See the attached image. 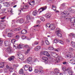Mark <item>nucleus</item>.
I'll return each instance as SVG.
<instances>
[{
	"label": "nucleus",
	"instance_id": "nucleus-1",
	"mask_svg": "<svg viewBox=\"0 0 75 75\" xmlns=\"http://www.w3.org/2000/svg\"><path fill=\"white\" fill-rule=\"evenodd\" d=\"M22 47L23 48H28L27 50V51L25 52V54H28V53L30 52V50H31V48L30 47H29V46L28 45H22Z\"/></svg>",
	"mask_w": 75,
	"mask_h": 75
},
{
	"label": "nucleus",
	"instance_id": "nucleus-2",
	"mask_svg": "<svg viewBox=\"0 0 75 75\" xmlns=\"http://www.w3.org/2000/svg\"><path fill=\"white\" fill-rule=\"evenodd\" d=\"M46 27H48V28H50L51 30H54L55 28V25L52 24H50V23H47L46 25Z\"/></svg>",
	"mask_w": 75,
	"mask_h": 75
},
{
	"label": "nucleus",
	"instance_id": "nucleus-3",
	"mask_svg": "<svg viewBox=\"0 0 75 75\" xmlns=\"http://www.w3.org/2000/svg\"><path fill=\"white\" fill-rule=\"evenodd\" d=\"M69 13L67 11H64L62 13V16L63 17H65L68 16Z\"/></svg>",
	"mask_w": 75,
	"mask_h": 75
},
{
	"label": "nucleus",
	"instance_id": "nucleus-4",
	"mask_svg": "<svg viewBox=\"0 0 75 75\" xmlns=\"http://www.w3.org/2000/svg\"><path fill=\"white\" fill-rule=\"evenodd\" d=\"M26 61L27 62L30 64L34 63V61L32 60V58L30 57L28 58Z\"/></svg>",
	"mask_w": 75,
	"mask_h": 75
},
{
	"label": "nucleus",
	"instance_id": "nucleus-5",
	"mask_svg": "<svg viewBox=\"0 0 75 75\" xmlns=\"http://www.w3.org/2000/svg\"><path fill=\"white\" fill-rule=\"evenodd\" d=\"M18 58L19 59H20L21 61H23L24 58V55L21 54H19L18 56Z\"/></svg>",
	"mask_w": 75,
	"mask_h": 75
},
{
	"label": "nucleus",
	"instance_id": "nucleus-6",
	"mask_svg": "<svg viewBox=\"0 0 75 75\" xmlns=\"http://www.w3.org/2000/svg\"><path fill=\"white\" fill-rule=\"evenodd\" d=\"M66 57H67L68 58H71L73 57V54L71 53H69L66 56Z\"/></svg>",
	"mask_w": 75,
	"mask_h": 75
},
{
	"label": "nucleus",
	"instance_id": "nucleus-7",
	"mask_svg": "<svg viewBox=\"0 0 75 75\" xmlns=\"http://www.w3.org/2000/svg\"><path fill=\"white\" fill-rule=\"evenodd\" d=\"M67 72L70 75H72L73 74V71H72L71 69L69 68L67 69Z\"/></svg>",
	"mask_w": 75,
	"mask_h": 75
},
{
	"label": "nucleus",
	"instance_id": "nucleus-8",
	"mask_svg": "<svg viewBox=\"0 0 75 75\" xmlns=\"http://www.w3.org/2000/svg\"><path fill=\"white\" fill-rule=\"evenodd\" d=\"M6 67L7 68H8V69H9V71L10 72H13V69H14V68H13V67H9L8 65H6Z\"/></svg>",
	"mask_w": 75,
	"mask_h": 75
},
{
	"label": "nucleus",
	"instance_id": "nucleus-9",
	"mask_svg": "<svg viewBox=\"0 0 75 75\" xmlns=\"http://www.w3.org/2000/svg\"><path fill=\"white\" fill-rule=\"evenodd\" d=\"M25 71H27L29 69L30 65L26 64L24 66Z\"/></svg>",
	"mask_w": 75,
	"mask_h": 75
},
{
	"label": "nucleus",
	"instance_id": "nucleus-10",
	"mask_svg": "<svg viewBox=\"0 0 75 75\" xmlns=\"http://www.w3.org/2000/svg\"><path fill=\"white\" fill-rule=\"evenodd\" d=\"M43 54L44 55H46L47 57H50V54L48 53V52L46 51L43 52Z\"/></svg>",
	"mask_w": 75,
	"mask_h": 75
},
{
	"label": "nucleus",
	"instance_id": "nucleus-11",
	"mask_svg": "<svg viewBox=\"0 0 75 75\" xmlns=\"http://www.w3.org/2000/svg\"><path fill=\"white\" fill-rule=\"evenodd\" d=\"M47 9V7L46 6H45L43 8H40L39 10V11H40V13H41L42 11H43L44 10H46Z\"/></svg>",
	"mask_w": 75,
	"mask_h": 75
},
{
	"label": "nucleus",
	"instance_id": "nucleus-12",
	"mask_svg": "<svg viewBox=\"0 0 75 75\" xmlns=\"http://www.w3.org/2000/svg\"><path fill=\"white\" fill-rule=\"evenodd\" d=\"M52 8L53 10L55 11V12L56 13H58L59 12V11L56 10V6H55V5H52Z\"/></svg>",
	"mask_w": 75,
	"mask_h": 75
},
{
	"label": "nucleus",
	"instance_id": "nucleus-13",
	"mask_svg": "<svg viewBox=\"0 0 75 75\" xmlns=\"http://www.w3.org/2000/svg\"><path fill=\"white\" fill-rule=\"evenodd\" d=\"M42 59H43V61H44L45 62H47V61H48V58L46 57H42Z\"/></svg>",
	"mask_w": 75,
	"mask_h": 75
},
{
	"label": "nucleus",
	"instance_id": "nucleus-14",
	"mask_svg": "<svg viewBox=\"0 0 75 75\" xmlns=\"http://www.w3.org/2000/svg\"><path fill=\"white\" fill-rule=\"evenodd\" d=\"M51 15L50 13H47L45 15V17L47 18H50L51 17Z\"/></svg>",
	"mask_w": 75,
	"mask_h": 75
},
{
	"label": "nucleus",
	"instance_id": "nucleus-15",
	"mask_svg": "<svg viewBox=\"0 0 75 75\" xmlns=\"http://www.w3.org/2000/svg\"><path fill=\"white\" fill-rule=\"evenodd\" d=\"M5 24L4 23H1L0 25V27L1 28H2V29H3V28H4V27H5Z\"/></svg>",
	"mask_w": 75,
	"mask_h": 75
},
{
	"label": "nucleus",
	"instance_id": "nucleus-16",
	"mask_svg": "<svg viewBox=\"0 0 75 75\" xmlns=\"http://www.w3.org/2000/svg\"><path fill=\"white\" fill-rule=\"evenodd\" d=\"M14 56L11 57H9L8 58V60L10 61H12L13 60H14Z\"/></svg>",
	"mask_w": 75,
	"mask_h": 75
},
{
	"label": "nucleus",
	"instance_id": "nucleus-17",
	"mask_svg": "<svg viewBox=\"0 0 75 75\" xmlns=\"http://www.w3.org/2000/svg\"><path fill=\"white\" fill-rule=\"evenodd\" d=\"M18 45L17 43H14L13 45V47L15 48H17Z\"/></svg>",
	"mask_w": 75,
	"mask_h": 75
},
{
	"label": "nucleus",
	"instance_id": "nucleus-18",
	"mask_svg": "<svg viewBox=\"0 0 75 75\" xmlns=\"http://www.w3.org/2000/svg\"><path fill=\"white\" fill-rule=\"evenodd\" d=\"M29 4L30 5H31V6H34V5L35 4V1H33L32 2H29Z\"/></svg>",
	"mask_w": 75,
	"mask_h": 75
},
{
	"label": "nucleus",
	"instance_id": "nucleus-19",
	"mask_svg": "<svg viewBox=\"0 0 75 75\" xmlns=\"http://www.w3.org/2000/svg\"><path fill=\"white\" fill-rule=\"evenodd\" d=\"M33 16H36V15L38 14V11H33Z\"/></svg>",
	"mask_w": 75,
	"mask_h": 75
},
{
	"label": "nucleus",
	"instance_id": "nucleus-20",
	"mask_svg": "<svg viewBox=\"0 0 75 75\" xmlns=\"http://www.w3.org/2000/svg\"><path fill=\"white\" fill-rule=\"evenodd\" d=\"M70 21L71 23H75V18H72L70 19Z\"/></svg>",
	"mask_w": 75,
	"mask_h": 75
},
{
	"label": "nucleus",
	"instance_id": "nucleus-21",
	"mask_svg": "<svg viewBox=\"0 0 75 75\" xmlns=\"http://www.w3.org/2000/svg\"><path fill=\"white\" fill-rule=\"evenodd\" d=\"M41 47L40 46H38L35 47V51H38L40 49Z\"/></svg>",
	"mask_w": 75,
	"mask_h": 75
},
{
	"label": "nucleus",
	"instance_id": "nucleus-22",
	"mask_svg": "<svg viewBox=\"0 0 75 75\" xmlns=\"http://www.w3.org/2000/svg\"><path fill=\"white\" fill-rule=\"evenodd\" d=\"M4 45L6 47H7L9 45V42L7 41H5L4 42Z\"/></svg>",
	"mask_w": 75,
	"mask_h": 75
},
{
	"label": "nucleus",
	"instance_id": "nucleus-23",
	"mask_svg": "<svg viewBox=\"0 0 75 75\" xmlns=\"http://www.w3.org/2000/svg\"><path fill=\"white\" fill-rule=\"evenodd\" d=\"M39 43V41H35L32 44V45L34 46L35 45H38Z\"/></svg>",
	"mask_w": 75,
	"mask_h": 75
},
{
	"label": "nucleus",
	"instance_id": "nucleus-24",
	"mask_svg": "<svg viewBox=\"0 0 75 75\" xmlns=\"http://www.w3.org/2000/svg\"><path fill=\"white\" fill-rule=\"evenodd\" d=\"M21 33L22 34H26L27 33V31L26 30H22L21 31Z\"/></svg>",
	"mask_w": 75,
	"mask_h": 75
},
{
	"label": "nucleus",
	"instance_id": "nucleus-25",
	"mask_svg": "<svg viewBox=\"0 0 75 75\" xmlns=\"http://www.w3.org/2000/svg\"><path fill=\"white\" fill-rule=\"evenodd\" d=\"M61 31V29L59 28H57L56 30V33H59Z\"/></svg>",
	"mask_w": 75,
	"mask_h": 75
},
{
	"label": "nucleus",
	"instance_id": "nucleus-26",
	"mask_svg": "<svg viewBox=\"0 0 75 75\" xmlns=\"http://www.w3.org/2000/svg\"><path fill=\"white\" fill-rule=\"evenodd\" d=\"M4 64L3 62H1L0 63V67L1 68H3L4 67Z\"/></svg>",
	"mask_w": 75,
	"mask_h": 75
},
{
	"label": "nucleus",
	"instance_id": "nucleus-27",
	"mask_svg": "<svg viewBox=\"0 0 75 75\" xmlns=\"http://www.w3.org/2000/svg\"><path fill=\"white\" fill-rule=\"evenodd\" d=\"M7 51L8 53H10L11 51V48H8L7 49Z\"/></svg>",
	"mask_w": 75,
	"mask_h": 75
},
{
	"label": "nucleus",
	"instance_id": "nucleus-28",
	"mask_svg": "<svg viewBox=\"0 0 75 75\" xmlns=\"http://www.w3.org/2000/svg\"><path fill=\"white\" fill-rule=\"evenodd\" d=\"M13 33H8V36L9 37H11L13 36Z\"/></svg>",
	"mask_w": 75,
	"mask_h": 75
},
{
	"label": "nucleus",
	"instance_id": "nucleus-29",
	"mask_svg": "<svg viewBox=\"0 0 75 75\" xmlns=\"http://www.w3.org/2000/svg\"><path fill=\"white\" fill-rule=\"evenodd\" d=\"M73 47H75V42L73 41H71V43Z\"/></svg>",
	"mask_w": 75,
	"mask_h": 75
},
{
	"label": "nucleus",
	"instance_id": "nucleus-30",
	"mask_svg": "<svg viewBox=\"0 0 75 75\" xmlns=\"http://www.w3.org/2000/svg\"><path fill=\"white\" fill-rule=\"evenodd\" d=\"M28 5H24L23 7V8L24 9H27L28 8Z\"/></svg>",
	"mask_w": 75,
	"mask_h": 75
},
{
	"label": "nucleus",
	"instance_id": "nucleus-31",
	"mask_svg": "<svg viewBox=\"0 0 75 75\" xmlns=\"http://www.w3.org/2000/svg\"><path fill=\"white\" fill-rule=\"evenodd\" d=\"M22 47H23L22 45H18V46L17 48H18L19 49H21V48H22Z\"/></svg>",
	"mask_w": 75,
	"mask_h": 75
},
{
	"label": "nucleus",
	"instance_id": "nucleus-32",
	"mask_svg": "<svg viewBox=\"0 0 75 75\" xmlns=\"http://www.w3.org/2000/svg\"><path fill=\"white\" fill-rule=\"evenodd\" d=\"M48 49L50 50H54V47L52 46H50L48 48Z\"/></svg>",
	"mask_w": 75,
	"mask_h": 75
},
{
	"label": "nucleus",
	"instance_id": "nucleus-33",
	"mask_svg": "<svg viewBox=\"0 0 75 75\" xmlns=\"http://www.w3.org/2000/svg\"><path fill=\"white\" fill-rule=\"evenodd\" d=\"M16 41V40L14 39H13L11 40V42H12V43H13V44H14Z\"/></svg>",
	"mask_w": 75,
	"mask_h": 75
},
{
	"label": "nucleus",
	"instance_id": "nucleus-34",
	"mask_svg": "<svg viewBox=\"0 0 75 75\" xmlns=\"http://www.w3.org/2000/svg\"><path fill=\"white\" fill-rule=\"evenodd\" d=\"M19 73L20 74H23L24 72L23 71V70L22 69H21L19 71Z\"/></svg>",
	"mask_w": 75,
	"mask_h": 75
},
{
	"label": "nucleus",
	"instance_id": "nucleus-35",
	"mask_svg": "<svg viewBox=\"0 0 75 75\" xmlns=\"http://www.w3.org/2000/svg\"><path fill=\"white\" fill-rule=\"evenodd\" d=\"M45 43L47 45H50V42L49 41H48V40H47L45 41Z\"/></svg>",
	"mask_w": 75,
	"mask_h": 75
},
{
	"label": "nucleus",
	"instance_id": "nucleus-36",
	"mask_svg": "<svg viewBox=\"0 0 75 75\" xmlns=\"http://www.w3.org/2000/svg\"><path fill=\"white\" fill-rule=\"evenodd\" d=\"M19 22L20 23H24V19H21L19 21Z\"/></svg>",
	"mask_w": 75,
	"mask_h": 75
},
{
	"label": "nucleus",
	"instance_id": "nucleus-37",
	"mask_svg": "<svg viewBox=\"0 0 75 75\" xmlns=\"http://www.w3.org/2000/svg\"><path fill=\"white\" fill-rule=\"evenodd\" d=\"M57 35L58 36V37L62 36V34H61V33H57Z\"/></svg>",
	"mask_w": 75,
	"mask_h": 75
},
{
	"label": "nucleus",
	"instance_id": "nucleus-38",
	"mask_svg": "<svg viewBox=\"0 0 75 75\" xmlns=\"http://www.w3.org/2000/svg\"><path fill=\"white\" fill-rule=\"evenodd\" d=\"M21 38L23 40H24L26 38V37L25 35H22L21 36Z\"/></svg>",
	"mask_w": 75,
	"mask_h": 75
},
{
	"label": "nucleus",
	"instance_id": "nucleus-39",
	"mask_svg": "<svg viewBox=\"0 0 75 75\" xmlns=\"http://www.w3.org/2000/svg\"><path fill=\"white\" fill-rule=\"evenodd\" d=\"M54 42L55 43H57V42H59V40H58V39H55L54 40Z\"/></svg>",
	"mask_w": 75,
	"mask_h": 75
},
{
	"label": "nucleus",
	"instance_id": "nucleus-40",
	"mask_svg": "<svg viewBox=\"0 0 75 75\" xmlns=\"http://www.w3.org/2000/svg\"><path fill=\"white\" fill-rule=\"evenodd\" d=\"M50 75H56V74L54 73V71H52L50 72Z\"/></svg>",
	"mask_w": 75,
	"mask_h": 75
},
{
	"label": "nucleus",
	"instance_id": "nucleus-41",
	"mask_svg": "<svg viewBox=\"0 0 75 75\" xmlns=\"http://www.w3.org/2000/svg\"><path fill=\"white\" fill-rule=\"evenodd\" d=\"M26 18L28 20H30V16L29 15L27 16Z\"/></svg>",
	"mask_w": 75,
	"mask_h": 75
},
{
	"label": "nucleus",
	"instance_id": "nucleus-42",
	"mask_svg": "<svg viewBox=\"0 0 75 75\" xmlns=\"http://www.w3.org/2000/svg\"><path fill=\"white\" fill-rule=\"evenodd\" d=\"M40 20L41 21H45V19L43 17H41V18H40Z\"/></svg>",
	"mask_w": 75,
	"mask_h": 75
},
{
	"label": "nucleus",
	"instance_id": "nucleus-43",
	"mask_svg": "<svg viewBox=\"0 0 75 75\" xmlns=\"http://www.w3.org/2000/svg\"><path fill=\"white\" fill-rule=\"evenodd\" d=\"M69 50L70 51H74V49H73V48H70L69 49Z\"/></svg>",
	"mask_w": 75,
	"mask_h": 75
},
{
	"label": "nucleus",
	"instance_id": "nucleus-44",
	"mask_svg": "<svg viewBox=\"0 0 75 75\" xmlns=\"http://www.w3.org/2000/svg\"><path fill=\"white\" fill-rule=\"evenodd\" d=\"M20 38V36L18 35H16L15 37L16 39H18Z\"/></svg>",
	"mask_w": 75,
	"mask_h": 75
},
{
	"label": "nucleus",
	"instance_id": "nucleus-45",
	"mask_svg": "<svg viewBox=\"0 0 75 75\" xmlns=\"http://www.w3.org/2000/svg\"><path fill=\"white\" fill-rule=\"evenodd\" d=\"M41 45L42 46L43 45H44V41H42L41 42Z\"/></svg>",
	"mask_w": 75,
	"mask_h": 75
},
{
	"label": "nucleus",
	"instance_id": "nucleus-46",
	"mask_svg": "<svg viewBox=\"0 0 75 75\" xmlns=\"http://www.w3.org/2000/svg\"><path fill=\"white\" fill-rule=\"evenodd\" d=\"M63 70L64 71H67V68L65 67H63Z\"/></svg>",
	"mask_w": 75,
	"mask_h": 75
},
{
	"label": "nucleus",
	"instance_id": "nucleus-47",
	"mask_svg": "<svg viewBox=\"0 0 75 75\" xmlns=\"http://www.w3.org/2000/svg\"><path fill=\"white\" fill-rule=\"evenodd\" d=\"M3 41L2 40L0 41V45L1 46L3 45Z\"/></svg>",
	"mask_w": 75,
	"mask_h": 75
},
{
	"label": "nucleus",
	"instance_id": "nucleus-48",
	"mask_svg": "<svg viewBox=\"0 0 75 75\" xmlns=\"http://www.w3.org/2000/svg\"><path fill=\"white\" fill-rule=\"evenodd\" d=\"M55 72L56 73H57V72H58L59 71V70L58 69H55L54 70Z\"/></svg>",
	"mask_w": 75,
	"mask_h": 75
},
{
	"label": "nucleus",
	"instance_id": "nucleus-49",
	"mask_svg": "<svg viewBox=\"0 0 75 75\" xmlns=\"http://www.w3.org/2000/svg\"><path fill=\"white\" fill-rule=\"evenodd\" d=\"M29 71H32V68L29 66Z\"/></svg>",
	"mask_w": 75,
	"mask_h": 75
},
{
	"label": "nucleus",
	"instance_id": "nucleus-50",
	"mask_svg": "<svg viewBox=\"0 0 75 75\" xmlns=\"http://www.w3.org/2000/svg\"><path fill=\"white\" fill-rule=\"evenodd\" d=\"M59 42L60 43V44H64V42H63V41H61V40H59Z\"/></svg>",
	"mask_w": 75,
	"mask_h": 75
},
{
	"label": "nucleus",
	"instance_id": "nucleus-51",
	"mask_svg": "<svg viewBox=\"0 0 75 75\" xmlns=\"http://www.w3.org/2000/svg\"><path fill=\"white\" fill-rule=\"evenodd\" d=\"M33 61H34V62H35V61H37L38 59H37L35 58L33 59Z\"/></svg>",
	"mask_w": 75,
	"mask_h": 75
},
{
	"label": "nucleus",
	"instance_id": "nucleus-52",
	"mask_svg": "<svg viewBox=\"0 0 75 75\" xmlns=\"http://www.w3.org/2000/svg\"><path fill=\"white\" fill-rule=\"evenodd\" d=\"M11 31L10 29H6V32H10Z\"/></svg>",
	"mask_w": 75,
	"mask_h": 75
},
{
	"label": "nucleus",
	"instance_id": "nucleus-53",
	"mask_svg": "<svg viewBox=\"0 0 75 75\" xmlns=\"http://www.w3.org/2000/svg\"><path fill=\"white\" fill-rule=\"evenodd\" d=\"M13 68H16V67H17L18 66H17V65L14 64L13 66Z\"/></svg>",
	"mask_w": 75,
	"mask_h": 75
},
{
	"label": "nucleus",
	"instance_id": "nucleus-54",
	"mask_svg": "<svg viewBox=\"0 0 75 75\" xmlns=\"http://www.w3.org/2000/svg\"><path fill=\"white\" fill-rule=\"evenodd\" d=\"M58 57V55L57 54H56L55 56V58H57Z\"/></svg>",
	"mask_w": 75,
	"mask_h": 75
},
{
	"label": "nucleus",
	"instance_id": "nucleus-55",
	"mask_svg": "<svg viewBox=\"0 0 75 75\" xmlns=\"http://www.w3.org/2000/svg\"><path fill=\"white\" fill-rule=\"evenodd\" d=\"M71 13H75V11L73 9H72L71 11H70Z\"/></svg>",
	"mask_w": 75,
	"mask_h": 75
},
{
	"label": "nucleus",
	"instance_id": "nucleus-56",
	"mask_svg": "<svg viewBox=\"0 0 75 75\" xmlns=\"http://www.w3.org/2000/svg\"><path fill=\"white\" fill-rule=\"evenodd\" d=\"M18 12L19 13L18 14V15L20 14H21V10H18Z\"/></svg>",
	"mask_w": 75,
	"mask_h": 75
},
{
	"label": "nucleus",
	"instance_id": "nucleus-57",
	"mask_svg": "<svg viewBox=\"0 0 75 75\" xmlns=\"http://www.w3.org/2000/svg\"><path fill=\"white\" fill-rule=\"evenodd\" d=\"M36 2L37 3H39L40 2V0H36Z\"/></svg>",
	"mask_w": 75,
	"mask_h": 75
},
{
	"label": "nucleus",
	"instance_id": "nucleus-58",
	"mask_svg": "<svg viewBox=\"0 0 75 75\" xmlns=\"http://www.w3.org/2000/svg\"><path fill=\"white\" fill-rule=\"evenodd\" d=\"M40 22H40V21L39 20H38L37 21V23L38 24H40Z\"/></svg>",
	"mask_w": 75,
	"mask_h": 75
},
{
	"label": "nucleus",
	"instance_id": "nucleus-59",
	"mask_svg": "<svg viewBox=\"0 0 75 75\" xmlns=\"http://www.w3.org/2000/svg\"><path fill=\"white\" fill-rule=\"evenodd\" d=\"M6 18V16H4L3 17L1 18V19L2 20H3V19H4Z\"/></svg>",
	"mask_w": 75,
	"mask_h": 75
},
{
	"label": "nucleus",
	"instance_id": "nucleus-60",
	"mask_svg": "<svg viewBox=\"0 0 75 75\" xmlns=\"http://www.w3.org/2000/svg\"><path fill=\"white\" fill-rule=\"evenodd\" d=\"M35 72L36 73H37L38 72V70L36 69L35 70Z\"/></svg>",
	"mask_w": 75,
	"mask_h": 75
},
{
	"label": "nucleus",
	"instance_id": "nucleus-61",
	"mask_svg": "<svg viewBox=\"0 0 75 75\" xmlns=\"http://www.w3.org/2000/svg\"><path fill=\"white\" fill-rule=\"evenodd\" d=\"M21 28H17V30L18 31H19V30H21Z\"/></svg>",
	"mask_w": 75,
	"mask_h": 75
},
{
	"label": "nucleus",
	"instance_id": "nucleus-62",
	"mask_svg": "<svg viewBox=\"0 0 75 75\" xmlns=\"http://www.w3.org/2000/svg\"><path fill=\"white\" fill-rule=\"evenodd\" d=\"M4 70L5 71V72H7V69H5Z\"/></svg>",
	"mask_w": 75,
	"mask_h": 75
},
{
	"label": "nucleus",
	"instance_id": "nucleus-63",
	"mask_svg": "<svg viewBox=\"0 0 75 75\" xmlns=\"http://www.w3.org/2000/svg\"><path fill=\"white\" fill-rule=\"evenodd\" d=\"M63 64H67V62H64L63 63Z\"/></svg>",
	"mask_w": 75,
	"mask_h": 75
},
{
	"label": "nucleus",
	"instance_id": "nucleus-64",
	"mask_svg": "<svg viewBox=\"0 0 75 75\" xmlns=\"http://www.w3.org/2000/svg\"><path fill=\"white\" fill-rule=\"evenodd\" d=\"M14 31H17V28H15L14 29Z\"/></svg>",
	"mask_w": 75,
	"mask_h": 75
}]
</instances>
